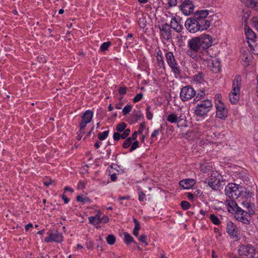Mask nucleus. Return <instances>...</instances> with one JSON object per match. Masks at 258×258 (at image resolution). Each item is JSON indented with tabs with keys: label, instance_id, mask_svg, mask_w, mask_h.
I'll return each instance as SVG.
<instances>
[{
	"label": "nucleus",
	"instance_id": "1",
	"mask_svg": "<svg viewBox=\"0 0 258 258\" xmlns=\"http://www.w3.org/2000/svg\"><path fill=\"white\" fill-rule=\"evenodd\" d=\"M241 84V77L236 76L233 81L232 91L229 94V100L233 104H236L239 100Z\"/></svg>",
	"mask_w": 258,
	"mask_h": 258
},
{
	"label": "nucleus",
	"instance_id": "2",
	"mask_svg": "<svg viewBox=\"0 0 258 258\" xmlns=\"http://www.w3.org/2000/svg\"><path fill=\"white\" fill-rule=\"evenodd\" d=\"M212 101L209 99L201 101L198 103L195 110V114L198 116H203L209 112L212 107Z\"/></svg>",
	"mask_w": 258,
	"mask_h": 258
},
{
	"label": "nucleus",
	"instance_id": "3",
	"mask_svg": "<svg viewBox=\"0 0 258 258\" xmlns=\"http://www.w3.org/2000/svg\"><path fill=\"white\" fill-rule=\"evenodd\" d=\"M166 60L171 68L172 72L175 74V75H178L180 74V71L179 69V65L175 59L173 52L168 51L165 53Z\"/></svg>",
	"mask_w": 258,
	"mask_h": 258
},
{
	"label": "nucleus",
	"instance_id": "4",
	"mask_svg": "<svg viewBox=\"0 0 258 258\" xmlns=\"http://www.w3.org/2000/svg\"><path fill=\"white\" fill-rule=\"evenodd\" d=\"M225 194L230 199H237L240 194L238 185L233 183H229L225 188Z\"/></svg>",
	"mask_w": 258,
	"mask_h": 258
},
{
	"label": "nucleus",
	"instance_id": "5",
	"mask_svg": "<svg viewBox=\"0 0 258 258\" xmlns=\"http://www.w3.org/2000/svg\"><path fill=\"white\" fill-rule=\"evenodd\" d=\"M202 20L188 18L185 23L186 29L191 33H196L199 30L202 31Z\"/></svg>",
	"mask_w": 258,
	"mask_h": 258
},
{
	"label": "nucleus",
	"instance_id": "6",
	"mask_svg": "<svg viewBox=\"0 0 258 258\" xmlns=\"http://www.w3.org/2000/svg\"><path fill=\"white\" fill-rule=\"evenodd\" d=\"M238 253L243 258H252L255 254V249L250 244L242 245L240 246Z\"/></svg>",
	"mask_w": 258,
	"mask_h": 258
},
{
	"label": "nucleus",
	"instance_id": "7",
	"mask_svg": "<svg viewBox=\"0 0 258 258\" xmlns=\"http://www.w3.org/2000/svg\"><path fill=\"white\" fill-rule=\"evenodd\" d=\"M222 177L217 173H212L210 178L208 181V185L214 190H219L222 186Z\"/></svg>",
	"mask_w": 258,
	"mask_h": 258
},
{
	"label": "nucleus",
	"instance_id": "8",
	"mask_svg": "<svg viewBox=\"0 0 258 258\" xmlns=\"http://www.w3.org/2000/svg\"><path fill=\"white\" fill-rule=\"evenodd\" d=\"M196 95V91L190 86H186L181 88L180 93L181 99L183 101L191 99Z\"/></svg>",
	"mask_w": 258,
	"mask_h": 258
},
{
	"label": "nucleus",
	"instance_id": "9",
	"mask_svg": "<svg viewBox=\"0 0 258 258\" xmlns=\"http://www.w3.org/2000/svg\"><path fill=\"white\" fill-rule=\"evenodd\" d=\"M216 108V117L220 119H225L227 116L228 110L223 103L218 100V102H215Z\"/></svg>",
	"mask_w": 258,
	"mask_h": 258
},
{
	"label": "nucleus",
	"instance_id": "10",
	"mask_svg": "<svg viewBox=\"0 0 258 258\" xmlns=\"http://www.w3.org/2000/svg\"><path fill=\"white\" fill-rule=\"evenodd\" d=\"M195 6L190 0H184L180 6V9L183 14L188 16L194 12Z\"/></svg>",
	"mask_w": 258,
	"mask_h": 258
},
{
	"label": "nucleus",
	"instance_id": "11",
	"mask_svg": "<svg viewBox=\"0 0 258 258\" xmlns=\"http://www.w3.org/2000/svg\"><path fill=\"white\" fill-rule=\"evenodd\" d=\"M248 213V212H246L240 208L235 212L234 217L238 221L241 222L243 224H249L250 222L248 218L250 216Z\"/></svg>",
	"mask_w": 258,
	"mask_h": 258
},
{
	"label": "nucleus",
	"instance_id": "12",
	"mask_svg": "<svg viewBox=\"0 0 258 258\" xmlns=\"http://www.w3.org/2000/svg\"><path fill=\"white\" fill-rule=\"evenodd\" d=\"M166 120L170 123H177L178 126H185V119L182 116H178L175 113H172L168 115Z\"/></svg>",
	"mask_w": 258,
	"mask_h": 258
},
{
	"label": "nucleus",
	"instance_id": "13",
	"mask_svg": "<svg viewBox=\"0 0 258 258\" xmlns=\"http://www.w3.org/2000/svg\"><path fill=\"white\" fill-rule=\"evenodd\" d=\"M202 48V50H206L212 45V37L208 34L201 35L198 37Z\"/></svg>",
	"mask_w": 258,
	"mask_h": 258
},
{
	"label": "nucleus",
	"instance_id": "14",
	"mask_svg": "<svg viewBox=\"0 0 258 258\" xmlns=\"http://www.w3.org/2000/svg\"><path fill=\"white\" fill-rule=\"evenodd\" d=\"M161 36L166 40H169L171 38V30L167 24H161L159 26Z\"/></svg>",
	"mask_w": 258,
	"mask_h": 258
},
{
	"label": "nucleus",
	"instance_id": "15",
	"mask_svg": "<svg viewBox=\"0 0 258 258\" xmlns=\"http://www.w3.org/2000/svg\"><path fill=\"white\" fill-rule=\"evenodd\" d=\"M187 46L190 49H191L194 51L201 52L203 50L199 37H198L192 38L188 40Z\"/></svg>",
	"mask_w": 258,
	"mask_h": 258
},
{
	"label": "nucleus",
	"instance_id": "16",
	"mask_svg": "<svg viewBox=\"0 0 258 258\" xmlns=\"http://www.w3.org/2000/svg\"><path fill=\"white\" fill-rule=\"evenodd\" d=\"M207 66L214 73H217L220 70V61L216 58H210L208 60Z\"/></svg>",
	"mask_w": 258,
	"mask_h": 258
},
{
	"label": "nucleus",
	"instance_id": "17",
	"mask_svg": "<svg viewBox=\"0 0 258 258\" xmlns=\"http://www.w3.org/2000/svg\"><path fill=\"white\" fill-rule=\"evenodd\" d=\"M63 240V236L61 233H59L57 231L51 233L48 236L45 238V241L46 242H61Z\"/></svg>",
	"mask_w": 258,
	"mask_h": 258
},
{
	"label": "nucleus",
	"instance_id": "18",
	"mask_svg": "<svg viewBox=\"0 0 258 258\" xmlns=\"http://www.w3.org/2000/svg\"><path fill=\"white\" fill-rule=\"evenodd\" d=\"M225 204L228 212L232 214H234L240 208L233 199L226 200Z\"/></svg>",
	"mask_w": 258,
	"mask_h": 258
},
{
	"label": "nucleus",
	"instance_id": "19",
	"mask_svg": "<svg viewBox=\"0 0 258 258\" xmlns=\"http://www.w3.org/2000/svg\"><path fill=\"white\" fill-rule=\"evenodd\" d=\"M241 59L246 63V65L249 64V62L251 61L252 56L248 49L243 48L241 49Z\"/></svg>",
	"mask_w": 258,
	"mask_h": 258
},
{
	"label": "nucleus",
	"instance_id": "20",
	"mask_svg": "<svg viewBox=\"0 0 258 258\" xmlns=\"http://www.w3.org/2000/svg\"><path fill=\"white\" fill-rule=\"evenodd\" d=\"M195 184V181L192 179H185L180 181L179 185L184 189H189Z\"/></svg>",
	"mask_w": 258,
	"mask_h": 258
},
{
	"label": "nucleus",
	"instance_id": "21",
	"mask_svg": "<svg viewBox=\"0 0 258 258\" xmlns=\"http://www.w3.org/2000/svg\"><path fill=\"white\" fill-rule=\"evenodd\" d=\"M101 212H98L95 216L88 218L89 223L93 225H97L100 223Z\"/></svg>",
	"mask_w": 258,
	"mask_h": 258
},
{
	"label": "nucleus",
	"instance_id": "22",
	"mask_svg": "<svg viewBox=\"0 0 258 258\" xmlns=\"http://www.w3.org/2000/svg\"><path fill=\"white\" fill-rule=\"evenodd\" d=\"M170 27V28H172L177 32H180L182 30V25L178 23L175 18H172Z\"/></svg>",
	"mask_w": 258,
	"mask_h": 258
},
{
	"label": "nucleus",
	"instance_id": "23",
	"mask_svg": "<svg viewBox=\"0 0 258 258\" xmlns=\"http://www.w3.org/2000/svg\"><path fill=\"white\" fill-rule=\"evenodd\" d=\"M227 232L230 235L234 236L237 233L236 227L232 222H228L226 227Z\"/></svg>",
	"mask_w": 258,
	"mask_h": 258
},
{
	"label": "nucleus",
	"instance_id": "24",
	"mask_svg": "<svg viewBox=\"0 0 258 258\" xmlns=\"http://www.w3.org/2000/svg\"><path fill=\"white\" fill-rule=\"evenodd\" d=\"M157 63L158 66L160 69H165V62L163 60V57L162 55L161 52L159 51L157 53L156 56Z\"/></svg>",
	"mask_w": 258,
	"mask_h": 258
},
{
	"label": "nucleus",
	"instance_id": "25",
	"mask_svg": "<svg viewBox=\"0 0 258 258\" xmlns=\"http://www.w3.org/2000/svg\"><path fill=\"white\" fill-rule=\"evenodd\" d=\"M245 33L246 37V39L248 40L247 41H251V42H254V41H255L256 35L254 32L251 29L248 28L247 29H246L245 30Z\"/></svg>",
	"mask_w": 258,
	"mask_h": 258
},
{
	"label": "nucleus",
	"instance_id": "26",
	"mask_svg": "<svg viewBox=\"0 0 258 258\" xmlns=\"http://www.w3.org/2000/svg\"><path fill=\"white\" fill-rule=\"evenodd\" d=\"M93 113L91 110L86 111L82 117V120L89 123L92 118Z\"/></svg>",
	"mask_w": 258,
	"mask_h": 258
},
{
	"label": "nucleus",
	"instance_id": "27",
	"mask_svg": "<svg viewBox=\"0 0 258 258\" xmlns=\"http://www.w3.org/2000/svg\"><path fill=\"white\" fill-rule=\"evenodd\" d=\"M209 12L207 10H202L198 11L195 14V18L198 20H202L203 18H205L208 15Z\"/></svg>",
	"mask_w": 258,
	"mask_h": 258
},
{
	"label": "nucleus",
	"instance_id": "28",
	"mask_svg": "<svg viewBox=\"0 0 258 258\" xmlns=\"http://www.w3.org/2000/svg\"><path fill=\"white\" fill-rule=\"evenodd\" d=\"M204 75L202 73H199L198 74L195 75L194 77L193 82L196 84H204L205 83V81L204 80Z\"/></svg>",
	"mask_w": 258,
	"mask_h": 258
},
{
	"label": "nucleus",
	"instance_id": "29",
	"mask_svg": "<svg viewBox=\"0 0 258 258\" xmlns=\"http://www.w3.org/2000/svg\"><path fill=\"white\" fill-rule=\"evenodd\" d=\"M143 115L140 110L135 111L134 112L133 116V120L130 122L131 123H133L137 122L141 118H143Z\"/></svg>",
	"mask_w": 258,
	"mask_h": 258
},
{
	"label": "nucleus",
	"instance_id": "30",
	"mask_svg": "<svg viewBox=\"0 0 258 258\" xmlns=\"http://www.w3.org/2000/svg\"><path fill=\"white\" fill-rule=\"evenodd\" d=\"M245 3L248 7L258 11V0H245Z\"/></svg>",
	"mask_w": 258,
	"mask_h": 258
},
{
	"label": "nucleus",
	"instance_id": "31",
	"mask_svg": "<svg viewBox=\"0 0 258 258\" xmlns=\"http://www.w3.org/2000/svg\"><path fill=\"white\" fill-rule=\"evenodd\" d=\"M199 51H194V50L190 49L189 48L188 50H187L186 53L190 57L193 59L198 60L201 57V55L198 54Z\"/></svg>",
	"mask_w": 258,
	"mask_h": 258
},
{
	"label": "nucleus",
	"instance_id": "32",
	"mask_svg": "<svg viewBox=\"0 0 258 258\" xmlns=\"http://www.w3.org/2000/svg\"><path fill=\"white\" fill-rule=\"evenodd\" d=\"M248 46L251 48V50L254 54H258V43H255V41L252 42V44L250 41H247Z\"/></svg>",
	"mask_w": 258,
	"mask_h": 258
},
{
	"label": "nucleus",
	"instance_id": "33",
	"mask_svg": "<svg viewBox=\"0 0 258 258\" xmlns=\"http://www.w3.org/2000/svg\"><path fill=\"white\" fill-rule=\"evenodd\" d=\"M124 241L127 245L132 242H134L133 238L127 232H125L124 233Z\"/></svg>",
	"mask_w": 258,
	"mask_h": 258
},
{
	"label": "nucleus",
	"instance_id": "34",
	"mask_svg": "<svg viewBox=\"0 0 258 258\" xmlns=\"http://www.w3.org/2000/svg\"><path fill=\"white\" fill-rule=\"evenodd\" d=\"M209 218L212 222L215 225H218L221 223L220 219L215 214H211Z\"/></svg>",
	"mask_w": 258,
	"mask_h": 258
},
{
	"label": "nucleus",
	"instance_id": "35",
	"mask_svg": "<svg viewBox=\"0 0 258 258\" xmlns=\"http://www.w3.org/2000/svg\"><path fill=\"white\" fill-rule=\"evenodd\" d=\"M76 200L78 202H81L82 204H85L90 202V200L88 197H83L82 196H78L76 198Z\"/></svg>",
	"mask_w": 258,
	"mask_h": 258
},
{
	"label": "nucleus",
	"instance_id": "36",
	"mask_svg": "<svg viewBox=\"0 0 258 258\" xmlns=\"http://www.w3.org/2000/svg\"><path fill=\"white\" fill-rule=\"evenodd\" d=\"M242 205H243V207L247 209V212H248L249 213H251L252 211V204H251L250 203L245 201L242 203Z\"/></svg>",
	"mask_w": 258,
	"mask_h": 258
},
{
	"label": "nucleus",
	"instance_id": "37",
	"mask_svg": "<svg viewBox=\"0 0 258 258\" xmlns=\"http://www.w3.org/2000/svg\"><path fill=\"white\" fill-rule=\"evenodd\" d=\"M146 111L147 118L149 120H151L153 116V113L152 112L151 106L148 105Z\"/></svg>",
	"mask_w": 258,
	"mask_h": 258
},
{
	"label": "nucleus",
	"instance_id": "38",
	"mask_svg": "<svg viewBox=\"0 0 258 258\" xmlns=\"http://www.w3.org/2000/svg\"><path fill=\"white\" fill-rule=\"evenodd\" d=\"M126 124L125 122H121L119 123L116 127V130L118 132H123L125 130V128L126 127Z\"/></svg>",
	"mask_w": 258,
	"mask_h": 258
},
{
	"label": "nucleus",
	"instance_id": "39",
	"mask_svg": "<svg viewBox=\"0 0 258 258\" xmlns=\"http://www.w3.org/2000/svg\"><path fill=\"white\" fill-rule=\"evenodd\" d=\"M109 131H105L103 133H100L98 134V138L100 141L105 140L108 136Z\"/></svg>",
	"mask_w": 258,
	"mask_h": 258
},
{
	"label": "nucleus",
	"instance_id": "40",
	"mask_svg": "<svg viewBox=\"0 0 258 258\" xmlns=\"http://www.w3.org/2000/svg\"><path fill=\"white\" fill-rule=\"evenodd\" d=\"M206 94L204 91H201L200 92H199L197 95L196 94L195 98L194 100V102H197V101H199L202 98H203Z\"/></svg>",
	"mask_w": 258,
	"mask_h": 258
},
{
	"label": "nucleus",
	"instance_id": "41",
	"mask_svg": "<svg viewBox=\"0 0 258 258\" xmlns=\"http://www.w3.org/2000/svg\"><path fill=\"white\" fill-rule=\"evenodd\" d=\"M203 23L202 24V31L208 29L211 25L210 21L202 20Z\"/></svg>",
	"mask_w": 258,
	"mask_h": 258
},
{
	"label": "nucleus",
	"instance_id": "42",
	"mask_svg": "<svg viewBox=\"0 0 258 258\" xmlns=\"http://www.w3.org/2000/svg\"><path fill=\"white\" fill-rule=\"evenodd\" d=\"M116 240V238L113 235H109L106 238L107 242L110 244H113Z\"/></svg>",
	"mask_w": 258,
	"mask_h": 258
},
{
	"label": "nucleus",
	"instance_id": "43",
	"mask_svg": "<svg viewBox=\"0 0 258 258\" xmlns=\"http://www.w3.org/2000/svg\"><path fill=\"white\" fill-rule=\"evenodd\" d=\"M180 205H181L182 209L184 210H188V209H189V208L191 206L189 202H188L187 201H182L181 202Z\"/></svg>",
	"mask_w": 258,
	"mask_h": 258
},
{
	"label": "nucleus",
	"instance_id": "44",
	"mask_svg": "<svg viewBox=\"0 0 258 258\" xmlns=\"http://www.w3.org/2000/svg\"><path fill=\"white\" fill-rule=\"evenodd\" d=\"M132 141L131 140V138H128L126 139L123 142L122 144V147L123 148L127 149L130 146L132 145Z\"/></svg>",
	"mask_w": 258,
	"mask_h": 258
},
{
	"label": "nucleus",
	"instance_id": "45",
	"mask_svg": "<svg viewBox=\"0 0 258 258\" xmlns=\"http://www.w3.org/2000/svg\"><path fill=\"white\" fill-rule=\"evenodd\" d=\"M88 123V122L82 120V121L80 123V134H84V130Z\"/></svg>",
	"mask_w": 258,
	"mask_h": 258
},
{
	"label": "nucleus",
	"instance_id": "46",
	"mask_svg": "<svg viewBox=\"0 0 258 258\" xmlns=\"http://www.w3.org/2000/svg\"><path fill=\"white\" fill-rule=\"evenodd\" d=\"M111 45V42L110 41L104 42L100 46V49L102 51H105L108 49V47Z\"/></svg>",
	"mask_w": 258,
	"mask_h": 258
},
{
	"label": "nucleus",
	"instance_id": "47",
	"mask_svg": "<svg viewBox=\"0 0 258 258\" xmlns=\"http://www.w3.org/2000/svg\"><path fill=\"white\" fill-rule=\"evenodd\" d=\"M138 195H139V200L140 202H143L145 200L146 195L141 189H140L139 191Z\"/></svg>",
	"mask_w": 258,
	"mask_h": 258
},
{
	"label": "nucleus",
	"instance_id": "48",
	"mask_svg": "<svg viewBox=\"0 0 258 258\" xmlns=\"http://www.w3.org/2000/svg\"><path fill=\"white\" fill-rule=\"evenodd\" d=\"M132 107L130 105H127L125 106L122 112L123 115H126V114L130 112L132 110Z\"/></svg>",
	"mask_w": 258,
	"mask_h": 258
},
{
	"label": "nucleus",
	"instance_id": "49",
	"mask_svg": "<svg viewBox=\"0 0 258 258\" xmlns=\"http://www.w3.org/2000/svg\"><path fill=\"white\" fill-rule=\"evenodd\" d=\"M143 97V94L142 93H140L138 94L133 99V102L134 103L138 102L140 101Z\"/></svg>",
	"mask_w": 258,
	"mask_h": 258
},
{
	"label": "nucleus",
	"instance_id": "50",
	"mask_svg": "<svg viewBox=\"0 0 258 258\" xmlns=\"http://www.w3.org/2000/svg\"><path fill=\"white\" fill-rule=\"evenodd\" d=\"M133 221L135 224V228L134 229L139 231L141 228L139 222L135 218L133 219Z\"/></svg>",
	"mask_w": 258,
	"mask_h": 258
},
{
	"label": "nucleus",
	"instance_id": "51",
	"mask_svg": "<svg viewBox=\"0 0 258 258\" xmlns=\"http://www.w3.org/2000/svg\"><path fill=\"white\" fill-rule=\"evenodd\" d=\"M139 142L138 141H135L131 145L130 149V152H132L139 147Z\"/></svg>",
	"mask_w": 258,
	"mask_h": 258
},
{
	"label": "nucleus",
	"instance_id": "52",
	"mask_svg": "<svg viewBox=\"0 0 258 258\" xmlns=\"http://www.w3.org/2000/svg\"><path fill=\"white\" fill-rule=\"evenodd\" d=\"M139 25L141 28H144L146 26V21L143 18H139Z\"/></svg>",
	"mask_w": 258,
	"mask_h": 258
},
{
	"label": "nucleus",
	"instance_id": "53",
	"mask_svg": "<svg viewBox=\"0 0 258 258\" xmlns=\"http://www.w3.org/2000/svg\"><path fill=\"white\" fill-rule=\"evenodd\" d=\"M123 131V133L121 135V137L122 139H125L130 135L131 130L127 128Z\"/></svg>",
	"mask_w": 258,
	"mask_h": 258
},
{
	"label": "nucleus",
	"instance_id": "54",
	"mask_svg": "<svg viewBox=\"0 0 258 258\" xmlns=\"http://www.w3.org/2000/svg\"><path fill=\"white\" fill-rule=\"evenodd\" d=\"M147 236L144 234H142L141 235V236L139 238V240L142 242L143 243H145L146 245H148V243L147 242Z\"/></svg>",
	"mask_w": 258,
	"mask_h": 258
},
{
	"label": "nucleus",
	"instance_id": "55",
	"mask_svg": "<svg viewBox=\"0 0 258 258\" xmlns=\"http://www.w3.org/2000/svg\"><path fill=\"white\" fill-rule=\"evenodd\" d=\"M118 92L120 95H124L126 93V88L125 87H120L118 89Z\"/></svg>",
	"mask_w": 258,
	"mask_h": 258
},
{
	"label": "nucleus",
	"instance_id": "56",
	"mask_svg": "<svg viewBox=\"0 0 258 258\" xmlns=\"http://www.w3.org/2000/svg\"><path fill=\"white\" fill-rule=\"evenodd\" d=\"M252 23L255 28L258 31V17H253L252 20Z\"/></svg>",
	"mask_w": 258,
	"mask_h": 258
},
{
	"label": "nucleus",
	"instance_id": "57",
	"mask_svg": "<svg viewBox=\"0 0 258 258\" xmlns=\"http://www.w3.org/2000/svg\"><path fill=\"white\" fill-rule=\"evenodd\" d=\"M168 4L170 7L176 6L177 4V0H168Z\"/></svg>",
	"mask_w": 258,
	"mask_h": 258
},
{
	"label": "nucleus",
	"instance_id": "58",
	"mask_svg": "<svg viewBox=\"0 0 258 258\" xmlns=\"http://www.w3.org/2000/svg\"><path fill=\"white\" fill-rule=\"evenodd\" d=\"M120 138H121V135L119 133L116 132V133H114L113 134L114 140L118 141Z\"/></svg>",
	"mask_w": 258,
	"mask_h": 258
},
{
	"label": "nucleus",
	"instance_id": "59",
	"mask_svg": "<svg viewBox=\"0 0 258 258\" xmlns=\"http://www.w3.org/2000/svg\"><path fill=\"white\" fill-rule=\"evenodd\" d=\"M109 221V218L106 216H103L102 218H100V223L103 222L104 223H107Z\"/></svg>",
	"mask_w": 258,
	"mask_h": 258
},
{
	"label": "nucleus",
	"instance_id": "60",
	"mask_svg": "<svg viewBox=\"0 0 258 258\" xmlns=\"http://www.w3.org/2000/svg\"><path fill=\"white\" fill-rule=\"evenodd\" d=\"M160 131L159 129L154 130L151 134V138H156L159 135Z\"/></svg>",
	"mask_w": 258,
	"mask_h": 258
},
{
	"label": "nucleus",
	"instance_id": "61",
	"mask_svg": "<svg viewBox=\"0 0 258 258\" xmlns=\"http://www.w3.org/2000/svg\"><path fill=\"white\" fill-rule=\"evenodd\" d=\"M85 187V184L84 182H83L82 181H80L79 182L78 185V188L79 189H82L84 188Z\"/></svg>",
	"mask_w": 258,
	"mask_h": 258
},
{
	"label": "nucleus",
	"instance_id": "62",
	"mask_svg": "<svg viewBox=\"0 0 258 258\" xmlns=\"http://www.w3.org/2000/svg\"><path fill=\"white\" fill-rule=\"evenodd\" d=\"M145 123L144 122H142L140 125L139 132L141 133L145 128Z\"/></svg>",
	"mask_w": 258,
	"mask_h": 258
},
{
	"label": "nucleus",
	"instance_id": "63",
	"mask_svg": "<svg viewBox=\"0 0 258 258\" xmlns=\"http://www.w3.org/2000/svg\"><path fill=\"white\" fill-rule=\"evenodd\" d=\"M138 134L137 132H135L133 134L131 138V140H136L137 138Z\"/></svg>",
	"mask_w": 258,
	"mask_h": 258
},
{
	"label": "nucleus",
	"instance_id": "64",
	"mask_svg": "<svg viewBox=\"0 0 258 258\" xmlns=\"http://www.w3.org/2000/svg\"><path fill=\"white\" fill-rule=\"evenodd\" d=\"M110 258H121V257L114 253H112L110 254Z\"/></svg>",
	"mask_w": 258,
	"mask_h": 258
}]
</instances>
